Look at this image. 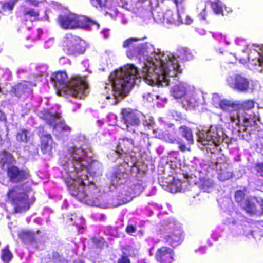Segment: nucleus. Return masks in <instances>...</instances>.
<instances>
[{"label":"nucleus","mask_w":263,"mask_h":263,"mask_svg":"<svg viewBox=\"0 0 263 263\" xmlns=\"http://www.w3.org/2000/svg\"><path fill=\"white\" fill-rule=\"evenodd\" d=\"M63 49L69 55L83 53L87 47L86 42L71 34H66L63 40Z\"/></svg>","instance_id":"nucleus-12"},{"label":"nucleus","mask_w":263,"mask_h":263,"mask_svg":"<svg viewBox=\"0 0 263 263\" xmlns=\"http://www.w3.org/2000/svg\"><path fill=\"white\" fill-rule=\"evenodd\" d=\"M18 1V0H10L9 1L4 3L2 5V9L5 11L12 10L14 5Z\"/></svg>","instance_id":"nucleus-45"},{"label":"nucleus","mask_w":263,"mask_h":263,"mask_svg":"<svg viewBox=\"0 0 263 263\" xmlns=\"http://www.w3.org/2000/svg\"><path fill=\"white\" fill-rule=\"evenodd\" d=\"M232 173L230 171L221 170L218 173V178L222 181H224L229 179L232 177Z\"/></svg>","instance_id":"nucleus-44"},{"label":"nucleus","mask_w":263,"mask_h":263,"mask_svg":"<svg viewBox=\"0 0 263 263\" xmlns=\"http://www.w3.org/2000/svg\"><path fill=\"white\" fill-rule=\"evenodd\" d=\"M1 258L5 263H8L12 258V254L6 246L2 251Z\"/></svg>","instance_id":"nucleus-40"},{"label":"nucleus","mask_w":263,"mask_h":263,"mask_svg":"<svg viewBox=\"0 0 263 263\" xmlns=\"http://www.w3.org/2000/svg\"><path fill=\"white\" fill-rule=\"evenodd\" d=\"M133 131V135L132 140H133V144L136 146H138L139 145L141 144L142 141L143 142H145V138L147 139V135L143 133L142 132H139V133H136V129L134 128L132 129Z\"/></svg>","instance_id":"nucleus-33"},{"label":"nucleus","mask_w":263,"mask_h":263,"mask_svg":"<svg viewBox=\"0 0 263 263\" xmlns=\"http://www.w3.org/2000/svg\"><path fill=\"white\" fill-rule=\"evenodd\" d=\"M34 6H37L40 3H43L45 0H25Z\"/></svg>","instance_id":"nucleus-51"},{"label":"nucleus","mask_w":263,"mask_h":263,"mask_svg":"<svg viewBox=\"0 0 263 263\" xmlns=\"http://www.w3.org/2000/svg\"><path fill=\"white\" fill-rule=\"evenodd\" d=\"M212 8L214 12L216 14L222 13L225 7L224 4L219 0L211 2Z\"/></svg>","instance_id":"nucleus-38"},{"label":"nucleus","mask_w":263,"mask_h":263,"mask_svg":"<svg viewBox=\"0 0 263 263\" xmlns=\"http://www.w3.org/2000/svg\"><path fill=\"white\" fill-rule=\"evenodd\" d=\"M255 102L251 100L242 103L233 102V107L227 115H223L222 120L226 124L232 123L238 126L239 130H243L251 134L259 120L258 115L252 111Z\"/></svg>","instance_id":"nucleus-3"},{"label":"nucleus","mask_w":263,"mask_h":263,"mask_svg":"<svg viewBox=\"0 0 263 263\" xmlns=\"http://www.w3.org/2000/svg\"><path fill=\"white\" fill-rule=\"evenodd\" d=\"M148 120L145 119V121H144L143 125L147 126L149 129H152L154 135L156 138L163 139L170 143L178 145L179 149L183 152L186 151H190V148L185 143H183L182 140L179 138H176L173 135L175 132L174 129L172 128L173 127V124H170L168 125V127L170 128V130H166L165 133H163L160 129L158 128L155 129L154 127V122L153 118L148 116Z\"/></svg>","instance_id":"nucleus-10"},{"label":"nucleus","mask_w":263,"mask_h":263,"mask_svg":"<svg viewBox=\"0 0 263 263\" xmlns=\"http://www.w3.org/2000/svg\"><path fill=\"white\" fill-rule=\"evenodd\" d=\"M213 185L214 182L212 179H205L202 182L201 189L204 192H210Z\"/></svg>","instance_id":"nucleus-42"},{"label":"nucleus","mask_w":263,"mask_h":263,"mask_svg":"<svg viewBox=\"0 0 263 263\" xmlns=\"http://www.w3.org/2000/svg\"><path fill=\"white\" fill-rule=\"evenodd\" d=\"M53 41L52 40H50L48 41L45 42V46L46 48H49L51 44H52Z\"/></svg>","instance_id":"nucleus-61"},{"label":"nucleus","mask_w":263,"mask_h":263,"mask_svg":"<svg viewBox=\"0 0 263 263\" xmlns=\"http://www.w3.org/2000/svg\"><path fill=\"white\" fill-rule=\"evenodd\" d=\"M12 161L13 158L10 153L3 151L0 154V165L3 170L7 171L13 166Z\"/></svg>","instance_id":"nucleus-27"},{"label":"nucleus","mask_w":263,"mask_h":263,"mask_svg":"<svg viewBox=\"0 0 263 263\" xmlns=\"http://www.w3.org/2000/svg\"><path fill=\"white\" fill-rule=\"evenodd\" d=\"M236 201L237 202H243V198H244V193L241 191H237L235 195Z\"/></svg>","instance_id":"nucleus-48"},{"label":"nucleus","mask_w":263,"mask_h":263,"mask_svg":"<svg viewBox=\"0 0 263 263\" xmlns=\"http://www.w3.org/2000/svg\"><path fill=\"white\" fill-rule=\"evenodd\" d=\"M50 79L58 96H71L82 99L89 93L86 78L84 76L74 77L69 80L65 71H58L53 73Z\"/></svg>","instance_id":"nucleus-4"},{"label":"nucleus","mask_w":263,"mask_h":263,"mask_svg":"<svg viewBox=\"0 0 263 263\" xmlns=\"http://www.w3.org/2000/svg\"><path fill=\"white\" fill-rule=\"evenodd\" d=\"M138 252V250L132 246H126L122 248V253L124 255L135 256Z\"/></svg>","instance_id":"nucleus-41"},{"label":"nucleus","mask_w":263,"mask_h":263,"mask_svg":"<svg viewBox=\"0 0 263 263\" xmlns=\"http://www.w3.org/2000/svg\"><path fill=\"white\" fill-rule=\"evenodd\" d=\"M7 171L10 180L12 182L23 181L28 179L30 176L27 171L20 170L14 165L10 167Z\"/></svg>","instance_id":"nucleus-18"},{"label":"nucleus","mask_w":263,"mask_h":263,"mask_svg":"<svg viewBox=\"0 0 263 263\" xmlns=\"http://www.w3.org/2000/svg\"><path fill=\"white\" fill-rule=\"evenodd\" d=\"M179 134L184 137L187 142L188 144H192L194 142L193 134L191 129L186 127V126H181L179 128Z\"/></svg>","instance_id":"nucleus-31"},{"label":"nucleus","mask_w":263,"mask_h":263,"mask_svg":"<svg viewBox=\"0 0 263 263\" xmlns=\"http://www.w3.org/2000/svg\"><path fill=\"white\" fill-rule=\"evenodd\" d=\"M152 15L154 20L158 23L173 22L172 20L169 19V17L172 15L171 10H167L165 13H163L159 9H157L152 12Z\"/></svg>","instance_id":"nucleus-26"},{"label":"nucleus","mask_w":263,"mask_h":263,"mask_svg":"<svg viewBox=\"0 0 263 263\" xmlns=\"http://www.w3.org/2000/svg\"><path fill=\"white\" fill-rule=\"evenodd\" d=\"M19 238L24 242H32L34 239V233L29 231H23L18 234Z\"/></svg>","instance_id":"nucleus-36"},{"label":"nucleus","mask_w":263,"mask_h":263,"mask_svg":"<svg viewBox=\"0 0 263 263\" xmlns=\"http://www.w3.org/2000/svg\"><path fill=\"white\" fill-rule=\"evenodd\" d=\"M159 231L165 242L172 246H177L183 240L181 225L173 218L164 220Z\"/></svg>","instance_id":"nucleus-9"},{"label":"nucleus","mask_w":263,"mask_h":263,"mask_svg":"<svg viewBox=\"0 0 263 263\" xmlns=\"http://www.w3.org/2000/svg\"><path fill=\"white\" fill-rule=\"evenodd\" d=\"M197 141L207 149L211 151L210 146L217 147L220 145L227 147L231 143L232 139L224 133L221 125H212L202 129H197L196 132Z\"/></svg>","instance_id":"nucleus-5"},{"label":"nucleus","mask_w":263,"mask_h":263,"mask_svg":"<svg viewBox=\"0 0 263 263\" xmlns=\"http://www.w3.org/2000/svg\"><path fill=\"white\" fill-rule=\"evenodd\" d=\"M51 258L49 254L42 259L41 263H67V261L60 256L57 253H52Z\"/></svg>","instance_id":"nucleus-29"},{"label":"nucleus","mask_w":263,"mask_h":263,"mask_svg":"<svg viewBox=\"0 0 263 263\" xmlns=\"http://www.w3.org/2000/svg\"><path fill=\"white\" fill-rule=\"evenodd\" d=\"M32 136L31 133L25 129H20L17 133L16 140L18 142L27 143Z\"/></svg>","instance_id":"nucleus-35"},{"label":"nucleus","mask_w":263,"mask_h":263,"mask_svg":"<svg viewBox=\"0 0 263 263\" xmlns=\"http://www.w3.org/2000/svg\"><path fill=\"white\" fill-rule=\"evenodd\" d=\"M200 94L198 95L194 91H189L182 101V105L186 109H192L198 106L200 102Z\"/></svg>","instance_id":"nucleus-20"},{"label":"nucleus","mask_w":263,"mask_h":263,"mask_svg":"<svg viewBox=\"0 0 263 263\" xmlns=\"http://www.w3.org/2000/svg\"><path fill=\"white\" fill-rule=\"evenodd\" d=\"M212 103L215 107H219L223 111L219 115L220 120L224 123L222 120V117L223 115H227L229 114L231 109L233 107V101L231 100L223 99L221 100L217 93H214L212 97Z\"/></svg>","instance_id":"nucleus-15"},{"label":"nucleus","mask_w":263,"mask_h":263,"mask_svg":"<svg viewBox=\"0 0 263 263\" xmlns=\"http://www.w3.org/2000/svg\"><path fill=\"white\" fill-rule=\"evenodd\" d=\"M33 86H35V84H32V83L28 81H24L22 83H20L12 87L11 91V95H14L17 97H19L23 93L30 91L31 88Z\"/></svg>","instance_id":"nucleus-25"},{"label":"nucleus","mask_w":263,"mask_h":263,"mask_svg":"<svg viewBox=\"0 0 263 263\" xmlns=\"http://www.w3.org/2000/svg\"><path fill=\"white\" fill-rule=\"evenodd\" d=\"M37 115L49 125L53 126V133L58 139L64 140L70 134L71 129L62 120L58 105H56L50 109H43L39 111Z\"/></svg>","instance_id":"nucleus-6"},{"label":"nucleus","mask_w":263,"mask_h":263,"mask_svg":"<svg viewBox=\"0 0 263 263\" xmlns=\"http://www.w3.org/2000/svg\"><path fill=\"white\" fill-rule=\"evenodd\" d=\"M255 168L259 175L263 176V163H257L256 165Z\"/></svg>","instance_id":"nucleus-50"},{"label":"nucleus","mask_w":263,"mask_h":263,"mask_svg":"<svg viewBox=\"0 0 263 263\" xmlns=\"http://www.w3.org/2000/svg\"><path fill=\"white\" fill-rule=\"evenodd\" d=\"M179 154L178 152H174L170 155L169 165L172 169L180 168L181 166V160L179 157Z\"/></svg>","instance_id":"nucleus-32"},{"label":"nucleus","mask_w":263,"mask_h":263,"mask_svg":"<svg viewBox=\"0 0 263 263\" xmlns=\"http://www.w3.org/2000/svg\"><path fill=\"white\" fill-rule=\"evenodd\" d=\"M182 1V0H174L176 5H177L178 4L181 3Z\"/></svg>","instance_id":"nucleus-63"},{"label":"nucleus","mask_w":263,"mask_h":263,"mask_svg":"<svg viewBox=\"0 0 263 263\" xmlns=\"http://www.w3.org/2000/svg\"><path fill=\"white\" fill-rule=\"evenodd\" d=\"M133 146H134V144L133 140H132V138H129L125 137L120 139L116 149L113 151L111 155H119L121 153L123 152V154H122V156H124V155L127 154V152H128Z\"/></svg>","instance_id":"nucleus-22"},{"label":"nucleus","mask_w":263,"mask_h":263,"mask_svg":"<svg viewBox=\"0 0 263 263\" xmlns=\"http://www.w3.org/2000/svg\"><path fill=\"white\" fill-rule=\"evenodd\" d=\"M236 44L238 46H241L244 47V48L242 49V52L247 53V59L252 64V62L251 59H249V54L251 53V51H253L254 47L253 46H259V45H249L246 43L245 40L242 39H237L235 41Z\"/></svg>","instance_id":"nucleus-34"},{"label":"nucleus","mask_w":263,"mask_h":263,"mask_svg":"<svg viewBox=\"0 0 263 263\" xmlns=\"http://www.w3.org/2000/svg\"><path fill=\"white\" fill-rule=\"evenodd\" d=\"M122 119L128 131H130L129 125L136 126L139 125L141 120L146 117L141 112L133 110L130 108L124 109L121 112Z\"/></svg>","instance_id":"nucleus-14"},{"label":"nucleus","mask_w":263,"mask_h":263,"mask_svg":"<svg viewBox=\"0 0 263 263\" xmlns=\"http://www.w3.org/2000/svg\"><path fill=\"white\" fill-rule=\"evenodd\" d=\"M190 86L185 82H179L175 84L171 89V95L176 99L184 97L189 92Z\"/></svg>","instance_id":"nucleus-23"},{"label":"nucleus","mask_w":263,"mask_h":263,"mask_svg":"<svg viewBox=\"0 0 263 263\" xmlns=\"http://www.w3.org/2000/svg\"><path fill=\"white\" fill-rule=\"evenodd\" d=\"M123 153L119 155H113L116 157H119L123 159L124 162L117 167L114 168L112 171L108 175L112 185L117 186L126 182L128 174L127 169L128 167L137 166V158L135 156L130 154L128 152L127 154L122 156Z\"/></svg>","instance_id":"nucleus-7"},{"label":"nucleus","mask_w":263,"mask_h":263,"mask_svg":"<svg viewBox=\"0 0 263 263\" xmlns=\"http://www.w3.org/2000/svg\"><path fill=\"white\" fill-rule=\"evenodd\" d=\"M226 82L231 88L240 92H247L254 88L253 81L239 73L229 74L226 79Z\"/></svg>","instance_id":"nucleus-13"},{"label":"nucleus","mask_w":263,"mask_h":263,"mask_svg":"<svg viewBox=\"0 0 263 263\" xmlns=\"http://www.w3.org/2000/svg\"><path fill=\"white\" fill-rule=\"evenodd\" d=\"M143 99L147 102H152L153 100V97L150 93H146L143 95Z\"/></svg>","instance_id":"nucleus-54"},{"label":"nucleus","mask_w":263,"mask_h":263,"mask_svg":"<svg viewBox=\"0 0 263 263\" xmlns=\"http://www.w3.org/2000/svg\"><path fill=\"white\" fill-rule=\"evenodd\" d=\"M205 15H206L205 8H204L202 12H201L199 14V17L201 20H205Z\"/></svg>","instance_id":"nucleus-56"},{"label":"nucleus","mask_w":263,"mask_h":263,"mask_svg":"<svg viewBox=\"0 0 263 263\" xmlns=\"http://www.w3.org/2000/svg\"><path fill=\"white\" fill-rule=\"evenodd\" d=\"M172 192H181L183 191L182 183L178 179H174L173 178V182L171 184Z\"/></svg>","instance_id":"nucleus-43"},{"label":"nucleus","mask_w":263,"mask_h":263,"mask_svg":"<svg viewBox=\"0 0 263 263\" xmlns=\"http://www.w3.org/2000/svg\"><path fill=\"white\" fill-rule=\"evenodd\" d=\"M140 40L138 38L128 39L124 42L123 47L128 49L126 54L129 58L135 57L143 63L141 72L139 73L137 68L130 64L111 72L105 87L106 94L102 96V100L106 104H116L127 95L136 84V79L141 77L149 85L167 86L172 80H177V74L181 72L179 60L183 61L193 59L187 48H180L174 54L161 52L149 43H138Z\"/></svg>","instance_id":"nucleus-1"},{"label":"nucleus","mask_w":263,"mask_h":263,"mask_svg":"<svg viewBox=\"0 0 263 263\" xmlns=\"http://www.w3.org/2000/svg\"><path fill=\"white\" fill-rule=\"evenodd\" d=\"M217 39L218 40H220V41L222 40H223V41L226 43V44H227V45H229V44H230L229 42H228L226 40V37H225V36H223L222 35V34H219V35H218V36H217Z\"/></svg>","instance_id":"nucleus-57"},{"label":"nucleus","mask_w":263,"mask_h":263,"mask_svg":"<svg viewBox=\"0 0 263 263\" xmlns=\"http://www.w3.org/2000/svg\"><path fill=\"white\" fill-rule=\"evenodd\" d=\"M258 203L263 210V200L260 199L258 200L256 197H249L245 199L241 203V205L243 207L244 210L250 214H255L256 212L255 203Z\"/></svg>","instance_id":"nucleus-24"},{"label":"nucleus","mask_w":263,"mask_h":263,"mask_svg":"<svg viewBox=\"0 0 263 263\" xmlns=\"http://www.w3.org/2000/svg\"><path fill=\"white\" fill-rule=\"evenodd\" d=\"M87 143V141L86 140L85 137L84 136H80V137L79 138V139L77 141V144L76 145H74V146L70 147L67 149L66 155L61 158L60 161L64 157H66L67 155L68 151L69 149L70 148H72V147H77L81 149H84V151H87V152L88 154V156H90L91 157V156L90 155L91 152H88V151H90V149H87L86 148Z\"/></svg>","instance_id":"nucleus-30"},{"label":"nucleus","mask_w":263,"mask_h":263,"mask_svg":"<svg viewBox=\"0 0 263 263\" xmlns=\"http://www.w3.org/2000/svg\"><path fill=\"white\" fill-rule=\"evenodd\" d=\"M143 190V187L139 184L132 185V188L127 191L126 195L128 196L134 197L139 195Z\"/></svg>","instance_id":"nucleus-39"},{"label":"nucleus","mask_w":263,"mask_h":263,"mask_svg":"<svg viewBox=\"0 0 263 263\" xmlns=\"http://www.w3.org/2000/svg\"><path fill=\"white\" fill-rule=\"evenodd\" d=\"M232 233H233V235H234V236H235V237L240 236L242 234V231H241V230H239V232L236 233L235 231L233 230L232 232Z\"/></svg>","instance_id":"nucleus-60"},{"label":"nucleus","mask_w":263,"mask_h":263,"mask_svg":"<svg viewBox=\"0 0 263 263\" xmlns=\"http://www.w3.org/2000/svg\"><path fill=\"white\" fill-rule=\"evenodd\" d=\"M61 164L62 177L72 196L92 206L103 209L112 207L107 202L101 201V189L87 179L88 173L93 177L101 175L103 166L99 161L92 160L87 151L77 147L69 148Z\"/></svg>","instance_id":"nucleus-2"},{"label":"nucleus","mask_w":263,"mask_h":263,"mask_svg":"<svg viewBox=\"0 0 263 263\" xmlns=\"http://www.w3.org/2000/svg\"><path fill=\"white\" fill-rule=\"evenodd\" d=\"M195 252L196 253H197L198 252H200L201 254H204L205 253V247H201L198 250H195Z\"/></svg>","instance_id":"nucleus-58"},{"label":"nucleus","mask_w":263,"mask_h":263,"mask_svg":"<svg viewBox=\"0 0 263 263\" xmlns=\"http://www.w3.org/2000/svg\"><path fill=\"white\" fill-rule=\"evenodd\" d=\"M173 250L167 247H162L157 250L155 259L160 263H172L174 260Z\"/></svg>","instance_id":"nucleus-17"},{"label":"nucleus","mask_w":263,"mask_h":263,"mask_svg":"<svg viewBox=\"0 0 263 263\" xmlns=\"http://www.w3.org/2000/svg\"><path fill=\"white\" fill-rule=\"evenodd\" d=\"M253 47L254 48L249 54V59L251 60L252 65L256 66L255 69L263 73V46Z\"/></svg>","instance_id":"nucleus-16"},{"label":"nucleus","mask_w":263,"mask_h":263,"mask_svg":"<svg viewBox=\"0 0 263 263\" xmlns=\"http://www.w3.org/2000/svg\"><path fill=\"white\" fill-rule=\"evenodd\" d=\"M181 16H182V17H185V22H184V23L185 24L189 25V24H191L192 23L193 20L188 15H185V14L183 13V14H182L181 15ZM183 23H184L183 22Z\"/></svg>","instance_id":"nucleus-53"},{"label":"nucleus","mask_w":263,"mask_h":263,"mask_svg":"<svg viewBox=\"0 0 263 263\" xmlns=\"http://www.w3.org/2000/svg\"><path fill=\"white\" fill-rule=\"evenodd\" d=\"M172 16L169 17V19L172 20L173 22H165V23L168 25H174L176 26H179L183 23L182 16L180 13H179L178 12H173L172 11Z\"/></svg>","instance_id":"nucleus-37"},{"label":"nucleus","mask_w":263,"mask_h":263,"mask_svg":"<svg viewBox=\"0 0 263 263\" xmlns=\"http://www.w3.org/2000/svg\"><path fill=\"white\" fill-rule=\"evenodd\" d=\"M91 5L96 8L105 6L106 0H90Z\"/></svg>","instance_id":"nucleus-46"},{"label":"nucleus","mask_w":263,"mask_h":263,"mask_svg":"<svg viewBox=\"0 0 263 263\" xmlns=\"http://www.w3.org/2000/svg\"><path fill=\"white\" fill-rule=\"evenodd\" d=\"M91 241L97 247H101L104 242V239L102 237L92 238Z\"/></svg>","instance_id":"nucleus-47"},{"label":"nucleus","mask_w":263,"mask_h":263,"mask_svg":"<svg viewBox=\"0 0 263 263\" xmlns=\"http://www.w3.org/2000/svg\"><path fill=\"white\" fill-rule=\"evenodd\" d=\"M41 139V150L46 155H51L52 151L55 148V143L53 142L50 134L45 133L43 132L40 134Z\"/></svg>","instance_id":"nucleus-19"},{"label":"nucleus","mask_w":263,"mask_h":263,"mask_svg":"<svg viewBox=\"0 0 263 263\" xmlns=\"http://www.w3.org/2000/svg\"><path fill=\"white\" fill-rule=\"evenodd\" d=\"M135 231V228L132 226H128L126 228V232L129 234H132Z\"/></svg>","instance_id":"nucleus-55"},{"label":"nucleus","mask_w":263,"mask_h":263,"mask_svg":"<svg viewBox=\"0 0 263 263\" xmlns=\"http://www.w3.org/2000/svg\"><path fill=\"white\" fill-rule=\"evenodd\" d=\"M118 263H130V261L126 255H123L118 259Z\"/></svg>","instance_id":"nucleus-52"},{"label":"nucleus","mask_w":263,"mask_h":263,"mask_svg":"<svg viewBox=\"0 0 263 263\" xmlns=\"http://www.w3.org/2000/svg\"><path fill=\"white\" fill-rule=\"evenodd\" d=\"M102 33L103 34L105 38H107L109 36V30L108 29H104L102 31Z\"/></svg>","instance_id":"nucleus-59"},{"label":"nucleus","mask_w":263,"mask_h":263,"mask_svg":"<svg viewBox=\"0 0 263 263\" xmlns=\"http://www.w3.org/2000/svg\"><path fill=\"white\" fill-rule=\"evenodd\" d=\"M25 72V71L24 70L20 69L18 70L17 73L18 74H20L21 73H24Z\"/></svg>","instance_id":"nucleus-64"},{"label":"nucleus","mask_w":263,"mask_h":263,"mask_svg":"<svg viewBox=\"0 0 263 263\" xmlns=\"http://www.w3.org/2000/svg\"><path fill=\"white\" fill-rule=\"evenodd\" d=\"M42 33H43V31L41 29H38L36 30V35H33L32 37L28 36L27 37V40H28L30 37L32 38V40L33 41L39 40V39H40V36L42 34Z\"/></svg>","instance_id":"nucleus-49"},{"label":"nucleus","mask_w":263,"mask_h":263,"mask_svg":"<svg viewBox=\"0 0 263 263\" xmlns=\"http://www.w3.org/2000/svg\"><path fill=\"white\" fill-rule=\"evenodd\" d=\"M5 118L4 114L0 110V120H3Z\"/></svg>","instance_id":"nucleus-62"},{"label":"nucleus","mask_w":263,"mask_h":263,"mask_svg":"<svg viewBox=\"0 0 263 263\" xmlns=\"http://www.w3.org/2000/svg\"><path fill=\"white\" fill-rule=\"evenodd\" d=\"M58 23L60 26L65 29H72L78 28L89 29L92 26H95L97 29L99 27L98 24L86 17L72 13L59 16Z\"/></svg>","instance_id":"nucleus-11"},{"label":"nucleus","mask_w":263,"mask_h":263,"mask_svg":"<svg viewBox=\"0 0 263 263\" xmlns=\"http://www.w3.org/2000/svg\"><path fill=\"white\" fill-rule=\"evenodd\" d=\"M39 16V13L33 9H29L24 11V21L22 25L18 29V31L21 32L26 30H30L33 26L32 22Z\"/></svg>","instance_id":"nucleus-21"},{"label":"nucleus","mask_w":263,"mask_h":263,"mask_svg":"<svg viewBox=\"0 0 263 263\" xmlns=\"http://www.w3.org/2000/svg\"><path fill=\"white\" fill-rule=\"evenodd\" d=\"M29 196H32L31 188L24 185L16 186L7 193L8 201L16 213L24 212L29 209L31 203Z\"/></svg>","instance_id":"nucleus-8"},{"label":"nucleus","mask_w":263,"mask_h":263,"mask_svg":"<svg viewBox=\"0 0 263 263\" xmlns=\"http://www.w3.org/2000/svg\"><path fill=\"white\" fill-rule=\"evenodd\" d=\"M223 221L226 224H235L238 223V220L241 216L235 211H225L222 215Z\"/></svg>","instance_id":"nucleus-28"}]
</instances>
